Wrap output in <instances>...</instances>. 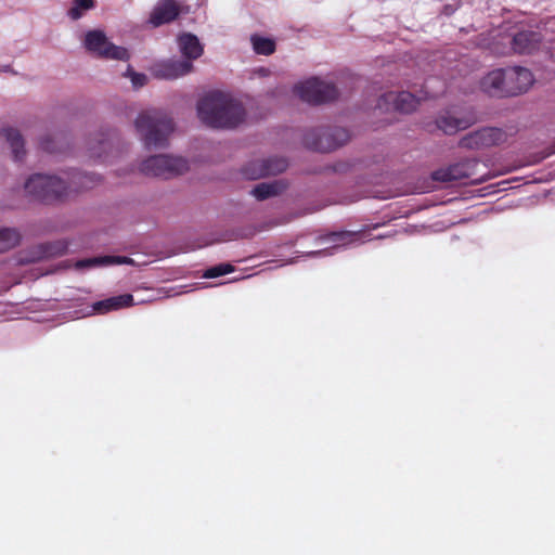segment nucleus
Listing matches in <instances>:
<instances>
[{
    "label": "nucleus",
    "mask_w": 555,
    "mask_h": 555,
    "mask_svg": "<svg viewBox=\"0 0 555 555\" xmlns=\"http://www.w3.org/2000/svg\"><path fill=\"white\" fill-rule=\"evenodd\" d=\"M286 168V163L282 159L275 162H256L245 168L244 175L248 179H258L267 175H276Z\"/></svg>",
    "instance_id": "nucleus-15"
},
{
    "label": "nucleus",
    "mask_w": 555,
    "mask_h": 555,
    "mask_svg": "<svg viewBox=\"0 0 555 555\" xmlns=\"http://www.w3.org/2000/svg\"><path fill=\"white\" fill-rule=\"evenodd\" d=\"M477 167L478 163L476 160H465L450 167L436 170L433 173V179L440 182H457L469 179L473 182H476L478 181V179L475 178Z\"/></svg>",
    "instance_id": "nucleus-8"
},
{
    "label": "nucleus",
    "mask_w": 555,
    "mask_h": 555,
    "mask_svg": "<svg viewBox=\"0 0 555 555\" xmlns=\"http://www.w3.org/2000/svg\"><path fill=\"white\" fill-rule=\"evenodd\" d=\"M126 76L129 77V79L131 80V83L133 86V88H141L143 87L145 83H146V76L144 74H139V73H135L131 69H128L126 72Z\"/></svg>",
    "instance_id": "nucleus-27"
},
{
    "label": "nucleus",
    "mask_w": 555,
    "mask_h": 555,
    "mask_svg": "<svg viewBox=\"0 0 555 555\" xmlns=\"http://www.w3.org/2000/svg\"><path fill=\"white\" fill-rule=\"evenodd\" d=\"M139 169L145 176L168 179L188 171L189 163L181 156L160 154L144 159Z\"/></svg>",
    "instance_id": "nucleus-5"
},
{
    "label": "nucleus",
    "mask_w": 555,
    "mask_h": 555,
    "mask_svg": "<svg viewBox=\"0 0 555 555\" xmlns=\"http://www.w3.org/2000/svg\"><path fill=\"white\" fill-rule=\"evenodd\" d=\"M481 89L490 95H506L505 68L489 72L481 80Z\"/></svg>",
    "instance_id": "nucleus-16"
},
{
    "label": "nucleus",
    "mask_w": 555,
    "mask_h": 555,
    "mask_svg": "<svg viewBox=\"0 0 555 555\" xmlns=\"http://www.w3.org/2000/svg\"><path fill=\"white\" fill-rule=\"evenodd\" d=\"M178 47L181 54L185 57L184 61L192 62L203 54V46L195 35L185 33L178 37Z\"/></svg>",
    "instance_id": "nucleus-17"
},
{
    "label": "nucleus",
    "mask_w": 555,
    "mask_h": 555,
    "mask_svg": "<svg viewBox=\"0 0 555 555\" xmlns=\"http://www.w3.org/2000/svg\"><path fill=\"white\" fill-rule=\"evenodd\" d=\"M81 44L88 53L101 59L117 61L129 59L128 50L111 42L101 29L87 30L81 37Z\"/></svg>",
    "instance_id": "nucleus-4"
},
{
    "label": "nucleus",
    "mask_w": 555,
    "mask_h": 555,
    "mask_svg": "<svg viewBox=\"0 0 555 555\" xmlns=\"http://www.w3.org/2000/svg\"><path fill=\"white\" fill-rule=\"evenodd\" d=\"M541 41V36L531 30L520 31L513 37V50L517 53L532 52Z\"/></svg>",
    "instance_id": "nucleus-18"
},
{
    "label": "nucleus",
    "mask_w": 555,
    "mask_h": 555,
    "mask_svg": "<svg viewBox=\"0 0 555 555\" xmlns=\"http://www.w3.org/2000/svg\"><path fill=\"white\" fill-rule=\"evenodd\" d=\"M250 42L257 54L270 55L275 51V41L272 38L261 35H253L250 37Z\"/></svg>",
    "instance_id": "nucleus-23"
},
{
    "label": "nucleus",
    "mask_w": 555,
    "mask_h": 555,
    "mask_svg": "<svg viewBox=\"0 0 555 555\" xmlns=\"http://www.w3.org/2000/svg\"><path fill=\"white\" fill-rule=\"evenodd\" d=\"M179 14V8L173 0H160L151 12L149 23L154 27L173 21Z\"/></svg>",
    "instance_id": "nucleus-13"
},
{
    "label": "nucleus",
    "mask_w": 555,
    "mask_h": 555,
    "mask_svg": "<svg viewBox=\"0 0 555 555\" xmlns=\"http://www.w3.org/2000/svg\"><path fill=\"white\" fill-rule=\"evenodd\" d=\"M197 116L201 121L214 128H234L243 122L245 111L232 95L210 92L198 101Z\"/></svg>",
    "instance_id": "nucleus-2"
},
{
    "label": "nucleus",
    "mask_w": 555,
    "mask_h": 555,
    "mask_svg": "<svg viewBox=\"0 0 555 555\" xmlns=\"http://www.w3.org/2000/svg\"><path fill=\"white\" fill-rule=\"evenodd\" d=\"M94 7V0H74L67 11V16L77 21Z\"/></svg>",
    "instance_id": "nucleus-24"
},
{
    "label": "nucleus",
    "mask_w": 555,
    "mask_h": 555,
    "mask_svg": "<svg viewBox=\"0 0 555 555\" xmlns=\"http://www.w3.org/2000/svg\"><path fill=\"white\" fill-rule=\"evenodd\" d=\"M420 104V99L410 92H387L378 100L377 107L383 112L412 113Z\"/></svg>",
    "instance_id": "nucleus-7"
},
{
    "label": "nucleus",
    "mask_w": 555,
    "mask_h": 555,
    "mask_svg": "<svg viewBox=\"0 0 555 555\" xmlns=\"http://www.w3.org/2000/svg\"><path fill=\"white\" fill-rule=\"evenodd\" d=\"M145 300H138L134 301V298L130 294H124L114 296L104 300H100L98 302H94L92 305V311L91 313H107L109 311L119 310L126 307L133 306L134 304H142Z\"/></svg>",
    "instance_id": "nucleus-14"
},
{
    "label": "nucleus",
    "mask_w": 555,
    "mask_h": 555,
    "mask_svg": "<svg viewBox=\"0 0 555 555\" xmlns=\"http://www.w3.org/2000/svg\"><path fill=\"white\" fill-rule=\"evenodd\" d=\"M137 133L146 147L164 146L175 130L170 117L162 112L141 113L134 121Z\"/></svg>",
    "instance_id": "nucleus-3"
},
{
    "label": "nucleus",
    "mask_w": 555,
    "mask_h": 555,
    "mask_svg": "<svg viewBox=\"0 0 555 555\" xmlns=\"http://www.w3.org/2000/svg\"><path fill=\"white\" fill-rule=\"evenodd\" d=\"M3 135L7 142L10 144L12 155L15 160H22L25 155L24 140L21 133L13 128H7L3 130Z\"/></svg>",
    "instance_id": "nucleus-21"
},
{
    "label": "nucleus",
    "mask_w": 555,
    "mask_h": 555,
    "mask_svg": "<svg viewBox=\"0 0 555 555\" xmlns=\"http://www.w3.org/2000/svg\"><path fill=\"white\" fill-rule=\"evenodd\" d=\"M358 237L359 235L357 233L351 232L332 233L320 238V243L325 245L323 248L315 251H310L307 254V256L320 257L333 255L336 249L356 243Z\"/></svg>",
    "instance_id": "nucleus-11"
},
{
    "label": "nucleus",
    "mask_w": 555,
    "mask_h": 555,
    "mask_svg": "<svg viewBox=\"0 0 555 555\" xmlns=\"http://www.w3.org/2000/svg\"><path fill=\"white\" fill-rule=\"evenodd\" d=\"M296 94L305 102L321 103L337 96L336 88L324 80L312 77L295 86Z\"/></svg>",
    "instance_id": "nucleus-6"
},
{
    "label": "nucleus",
    "mask_w": 555,
    "mask_h": 555,
    "mask_svg": "<svg viewBox=\"0 0 555 555\" xmlns=\"http://www.w3.org/2000/svg\"><path fill=\"white\" fill-rule=\"evenodd\" d=\"M506 141V133L499 128H483L467 134L462 144L469 149L496 145Z\"/></svg>",
    "instance_id": "nucleus-10"
},
{
    "label": "nucleus",
    "mask_w": 555,
    "mask_h": 555,
    "mask_svg": "<svg viewBox=\"0 0 555 555\" xmlns=\"http://www.w3.org/2000/svg\"><path fill=\"white\" fill-rule=\"evenodd\" d=\"M469 126V121L464 118L456 117L451 112L441 114L437 119V127L447 134H452L459 130L466 129Z\"/></svg>",
    "instance_id": "nucleus-19"
},
{
    "label": "nucleus",
    "mask_w": 555,
    "mask_h": 555,
    "mask_svg": "<svg viewBox=\"0 0 555 555\" xmlns=\"http://www.w3.org/2000/svg\"><path fill=\"white\" fill-rule=\"evenodd\" d=\"M232 271H233V267L231 264L221 263V264L211 267L208 270H206L205 273L203 274V276L205 279H214V278H218V276L228 274Z\"/></svg>",
    "instance_id": "nucleus-26"
},
{
    "label": "nucleus",
    "mask_w": 555,
    "mask_h": 555,
    "mask_svg": "<svg viewBox=\"0 0 555 555\" xmlns=\"http://www.w3.org/2000/svg\"><path fill=\"white\" fill-rule=\"evenodd\" d=\"M64 249H65L64 245H59L55 250L49 249V250L46 251V254L48 256H53V255H56V254H61Z\"/></svg>",
    "instance_id": "nucleus-28"
},
{
    "label": "nucleus",
    "mask_w": 555,
    "mask_h": 555,
    "mask_svg": "<svg viewBox=\"0 0 555 555\" xmlns=\"http://www.w3.org/2000/svg\"><path fill=\"white\" fill-rule=\"evenodd\" d=\"M132 263V259L120 256H103L80 260L76 263L77 269L91 267H107L114 264Z\"/></svg>",
    "instance_id": "nucleus-20"
},
{
    "label": "nucleus",
    "mask_w": 555,
    "mask_h": 555,
    "mask_svg": "<svg viewBox=\"0 0 555 555\" xmlns=\"http://www.w3.org/2000/svg\"><path fill=\"white\" fill-rule=\"evenodd\" d=\"M20 242V234L10 228L0 229V253L13 248Z\"/></svg>",
    "instance_id": "nucleus-25"
},
{
    "label": "nucleus",
    "mask_w": 555,
    "mask_h": 555,
    "mask_svg": "<svg viewBox=\"0 0 555 555\" xmlns=\"http://www.w3.org/2000/svg\"><path fill=\"white\" fill-rule=\"evenodd\" d=\"M283 190V186L279 182H263L257 184L250 194L259 201L267 199L271 196L279 194Z\"/></svg>",
    "instance_id": "nucleus-22"
},
{
    "label": "nucleus",
    "mask_w": 555,
    "mask_h": 555,
    "mask_svg": "<svg viewBox=\"0 0 555 555\" xmlns=\"http://www.w3.org/2000/svg\"><path fill=\"white\" fill-rule=\"evenodd\" d=\"M93 181L79 172L62 175H34L25 182V191L41 201L53 202L69 196L72 192L88 189Z\"/></svg>",
    "instance_id": "nucleus-1"
},
{
    "label": "nucleus",
    "mask_w": 555,
    "mask_h": 555,
    "mask_svg": "<svg viewBox=\"0 0 555 555\" xmlns=\"http://www.w3.org/2000/svg\"><path fill=\"white\" fill-rule=\"evenodd\" d=\"M193 69V64L184 60H168L159 62L154 66V73L157 77L164 79H176L182 77Z\"/></svg>",
    "instance_id": "nucleus-12"
},
{
    "label": "nucleus",
    "mask_w": 555,
    "mask_h": 555,
    "mask_svg": "<svg viewBox=\"0 0 555 555\" xmlns=\"http://www.w3.org/2000/svg\"><path fill=\"white\" fill-rule=\"evenodd\" d=\"M533 81V75L525 67L514 66L505 68L506 95H517L528 91Z\"/></svg>",
    "instance_id": "nucleus-9"
}]
</instances>
